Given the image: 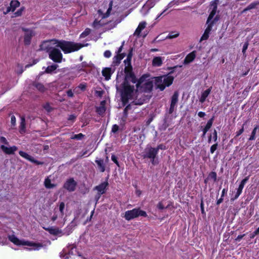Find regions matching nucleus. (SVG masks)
Wrapping results in <instances>:
<instances>
[{"instance_id":"obj_36","label":"nucleus","mask_w":259,"mask_h":259,"mask_svg":"<svg viewBox=\"0 0 259 259\" xmlns=\"http://www.w3.org/2000/svg\"><path fill=\"white\" fill-rule=\"evenodd\" d=\"M214 23L213 21L210 22L209 23H206L207 24V26L206 28L205 29L204 32L206 33H207L209 34L211 30L212 27Z\"/></svg>"},{"instance_id":"obj_41","label":"nucleus","mask_w":259,"mask_h":259,"mask_svg":"<svg viewBox=\"0 0 259 259\" xmlns=\"http://www.w3.org/2000/svg\"><path fill=\"white\" fill-rule=\"evenodd\" d=\"M248 179H249V177H247L245 178V179H244L243 180H242V181L241 182L239 187L243 189L244 186L245 184H246V183L247 182V181L248 180Z\"/></svg>"},{"instance_id":"obj_59","label":"nucleus","mask_w":259,"mask_h":259,"mask_svg":"<svg viewBox=\"0 0 259 259\" xmlns=\"http://www.w3.org/2000/svg\"><path fill=\"white\" fill-rule=\"evenodd\" d=\"M205 115V113L204 112H198V115L200 117H203V116H204Z\"/></svg>"},{"instance_id":"obj_35","label":"nucleus","mask_w":259,"mask_h":259,"mask_svg":"<svg viewBox=\"0 0 259 259\" xmlns=\"http://www.w3.org/2000/svg\"><path fill=\"white\" fill-rule=\"evenodd\" d=\"M179 35V33L178 32H171L168 34L166 36L167 39H172L177 37Z\"/></svg>"},{"instance_id":"obj_25","label":"nucleus","mask_w":259,"mask_h":259,"mask_svg":"<svg viewBox=\"0 0 259 259\" xmlns=\"http://www.w3.org/2000/svg\"><path fill=\"white\" fill-rule=\"evenodd\" d=\"M105 103H106L105 100L102 101L101 102L100 106L97 107V111L99 114H102L105 111V109H106L105 106Z\"/></svg>"},{"instance_id":"obj_46","label":"nucleus","mask_w":259,"mask_h":259,"mask_svg":"<svg viewBox=\"0 0 259 259\" xmlns=\"http://www.w3.org/2000/svg\"><path fill=\"white\" fill-rule=\"evenodd\" d=\"M208 37L209 34L204 32L201 37V40H206L208 38Z\"/></svg>"},{"instance_id":"obj_45","label":"nucleus","mask_w":259,"mask_h":259,"mask_svg":"<svg viewBox=\"0 0 259 259\" xmlns=\"http://www.w3.org/2000/svg\"><path fill=\"white\" fill-rule=\"evenodd\" d=\"M0 142L1 143H3V144H5L7 145H9V143L8 142L7 139L4 137H1L0 138Z\"/></svg>"},{"instance_id":"obj_4","label":"nucleus","mask_w":259,"mask_h":259,"mask_svg":"<svg viewBox=\"0 0 259 259\" xmlns=\"http://www.w3.org/2000/svg\"><path fill=\"white\" fill-rule=\"evenodd\" d=\"M139 216L146 217V212L139 208H134L132 210L126 211L123 217L126 220L130 221Z\"/></svg>"},{"instance_id":"obj_12","label":"nucleus","mask_w":259,"mask_h":259,"mask_svg":"<svg viewBox=\"0 0 259 259\" xmlns=\"http://www.w3.org/2000/svg\"><path fill=\"white\" fill-rule=\"evenodd\" d=\"M20 155L23 157L24 158L29 160V161L34 163L37 165H42L44 164L43 162L39 161L38 160H35L33 157L29 155L28 153L23 152L22 151H20L19 152Z\"/></svg>"},{"instance_id":"obj_11","label":"nucleus","mask_w":259,"mask_h":259,"mask_svg":"<svg viewBox=\"0 0 259 259\" xmlns=\"http://www.w3.org/2000/svg\"><path fill=\"white\" fill-rule=\"evenodd\" d=\"M76 186V183L73 179L67 180L64 184V188L70 192L74 191Z\"/></svg>"},{"instance_id":"obj_29","label":"nucleus","mask_w":259,"mask_h":259,"mask_svg":"<svg viewBox=\"0 0 259 259\" xmlns=\"http://www.w3.org/2000/svg\"><path fill=\"white\" fill-rule=\"evenodd\" d=\"M258 5V3H257V2H254L253 3H251L246 8H245L243 10L242 13L245 12L250 10L251 9H255Z\"/></svg>"},{"instance_id":"obj_42","label":"nucleus","mask_w":259,"mask_h":259,"mask_svg":"<svg viewBox=\"0 0 259 259\" xmlns=\"http://www.w3.org/2000/svg\"><path fill=\"white\" fill-rule=\"evenodd\" d=\"M90 33V29H86L84 32H83L81 34H80V37H85L86 36H87L88 35H89Z\"/></svg>"},{"instance_id":"obj_37","label":"nucleus","mask_w":259,"mask_h":259,"mask_svg":"<svg viewBox=\"0 0 259 259\" xmlns=\"http://www.w3.org/2000/svg\"><path fill=\"white\" fill-rule=\"evenodd\" d=\"M258 128H259V127L258 126H256L254 128V129L253 130V131H252V132L251 133V135L250 137V138H249V140H254L255 139V134H256V130L257 129H258Z\"/></svg>"},{"instance_id":"obj_27","label":"nucleus","mask_w":259,"mask_h":259,"mask_svg":"<svg viewBox=\"0 0 259 259\" xmlns=\"http://www.w3.org/2000/svg\"><path fill=\"white\" fill-rule=\"evenodd\" d=\"M212 122H213V119L212 118L210 119V120H209L208 121V122H207V124H206L205 127L203 130V135H202L203 137L205 136V135L206 133H207V132L211 127V126H212Z\"/></svg>"},{"instance_id":"obj_49","label":"nucleus","mask_w":259,"mask_h":259,"mask_svg":"<svg viewBox=\"0 0 259 259\" xmlns=\"http://www.w3.org/2000/svg\"><path fill=\"white\" fill-rule=\"evenodd\" d=\"M104 55L106 58H109L111 56V53L109 51H106L104 53Z\"/></svg>"},{"instance_id":"obj_3","label":"nucleus","mask_w":259,"mask_h":259,"mask_svg":"<svg viewBox=\"0 0 259 259\" xmlns=\"http://www.w3.org/2000/svg\"><path fill=\"white\" fill-rule=\"evenodd\" d=\"M153 79H154L157 88L163 91L166 87H168L172 83L174 77L171 75H167L154 77Z\"/></svg>"},{"instance_id":"obj_60","label":"nucleus","mask_w":259,"mask_h":259,"mask_svg":"<svg viewBox=\"0 0 259 259\" xmlns=\"http://www.w3.org/2000/svg\"><path fill=\"white\" fill-rule=\"evenodd\" d=\"M223 200V197H221V198H220L219 200H217V204L219 205L222 202Z\"/></svg>"},{"instance_id":"obj_62","label":"nucleus","mask_w":259,"mask_h":259,"mask_svg":"<svg viewBox=\"0 0 259 259\" xmlns=\"http://www.w3.org/2000/svg\"><path fill=\"white\" fill-rule=\"evenodd\" d=\"M243 236L244 235H239L238 236L236 240L237 241H240L243 238Z\"/></svg>"},{"instance_id":"obj_54","label":"nucleus","mask_w":259,"mask_h":259,"mask_svg":"<svg viewBox=\"0 0 259 259\" xmlns=\"http://www.w3.org/2000/svg\"><path fill=\"white\" fill-rule=\"evenodd\" d=\"M76 118L74 115H70L68 117V120L73 121Z\"/></svg>"},{"instance_id":"obj_31","label":"nucleus","mask_w":259,"mask_h":259,"mask_svg":"<svg viewBox=\"0 0 259 259\" xmlns=\"http://www.w3.org/2000/svg\"><path fill=\"white\" fill-rule=\"evenodd\" d=\"M25 131V119L24 117H21V123L20 125V132L24 133Z\"/></svg>"},{"instance_id":"obj_18","label":"nucleus","mask_w":259,"mask_h":259,"mask_svg":"<svg viewBox=\"0 0 259 259\" xmlns=\"http://www.w3.org/2000/svg\"><path fill=\"white\" fill-rule=\"evenodd\" d=\"M46 230H47L51 234L54 235H58L61 236L62 235V230L57 227H52L47 228Z\"/></svg>"},{"instance_id":"obj_63","label":"nucleus","mask_w":259,"mask_h":259,"mask_svg":"<svg viewBox=\"0 0 259 259\" xmlns=\"http://www.w3.org/2000/svg\"><path fill=\"white\" fill-rule=\"evenodd\" d=\"M132 56H133L132 50H131L130 52L128 53L127 57H128L129 59H130V58H132Z\"/></svg>"},{"instance_id":"obj_24","label":"nucleus","mask_w":259,"mask_h":259,"mask_svg":"<svg viewBox=\"0 0 259 259\" xmlns=\"http://www.w3.org/2000/svg\"><path fill=\"white\" fill-rule=\"evenodd\" d=\"M33 35V33L31 30H27L25 33L24 41L26 44H29L31 36Z\"/></svg>"},{"instance_id":"obj_14","label":"nucleus","mask_w":259,"mask_h":259,"mask_svg":"<svg viewBox=\"0 0 259 259\" xmlns=\"http://www.w3.org/2000/svg\"><path fill=\"white\" fill-rule=\"evenodd\" d=\"M20 3L17 0L12 1L10 3V5L7 8V11L4 12V14H7L10 12H14L16 9L19 7Z\"/></svg>"},{"instance_id":"obj_33","label":"nucleus","mask_w":259,"mask_h":259,"mask_svg":"<svg viewBox=\"0 0 259 259\" xmlns=\"http://www.w3.org/2000/svg\"><path fill=\"white\" fill-rule=\"evenodd\" d=\"M104 24V23L102 21V19L100 20L96 19L93 23V26L96 29H98L103 26Z\"/></svg>"},{"instance_id":"obj_32","label":"nucleus","mask_w":259,"mask_h":259,"mask_svg":"<svg viewBox=\"0 0 259 259\" xmlns=\"http://www.w3.org/2000/svg\"><path fill=\"white\" fill-rule=\"evenodd\" d=\"M58 67V65L53 64L51 66H49L46 69L45 72L47 73H51L54 71H55Z\"/></svg>"},{"instance_id":"obj_43","label":"nucleus","mask_w":259,"mask_h":259,"mask_svg":"<svg viewBox=\"0 0 259 259\" xmlns=\"http://www.w3.org/2000/svg\"><path fill=\"white\" fill-rule=\"evenodd\" d=\"M83 137V135L80 133L77 135H75L73 137H71L72 139H77V140H80L82 139V138Z\"/></svg>"},{"instance_id":"obj_58","label":"nucleus","mask_w":259,"mask_h":259,"mask_svg":"<svg viewBox=\"0 0 259 259\" xmlns=\"http://www.w3.org/2000/svg\"><path fill=\"white\" fill-rule=\"evenodd\" d=\"M157 208L159 209H163L164 207V206L162 205V203L161 202H159L158 204H157Z\"/></svg>"},{"instance_id":"obj_53","label":"nucleus","mask_w":259,"mask_h":259,"mask_svg":"<svg viewBox=\"0 0 259 259\" xmlns=\"http://www.w3.org/2000/svg\"><path fill=\"white\" fill-rule=\"evenodd\" d=\"M44 108L46 109V110L47 111H50L52 109L51 106H50V105L49 104H46L44 106Z\"/></svg>"},{"instance_id":"obj_16","label":"nucleus","mask_w":259,"mask_h":259,"mask_svg":"<svg viewBox=\"0 0 259 259\" xmlns=\"http://www.w3.org/2000/svg\"><path fill=\"white\" fill-rule=\"evenodd\" d=\"M179 93L178 92H175L171 97L170 107L169 109L170 112L171 113L176 106L178 101Z\"/></svg>"},{"instance_id":"obj_28","label":"nucleus","mask_w":259,"mask_h":259,"mask_svg":"<svg viewBox=\"0 0 259 259\" xmlns=\"http://www.w3.org/2000/svg\"><path fill=\"white\" fill-rule=\"evenodd\" d=\"M95 162L97 163L98 165V168L101 172H104L105 170V166L104 164L103 160L101 159H96Z\"/></svg>"},{"instance_id":"obj_13","label":"nucleus","mask_w":259,"mask_h":259,"mask_svg":"<svg viewBox=\"0 0 259 259\" xmlns=\"http://www.w3.org/2000/svg\"><path fill=\"white\" fill-rule=\"evenodd\" d=\"M131 59L132 58L129 59L128 57H127V58L124 61V62L125 64L124 71L126 76L132 77V67L131 64Z\"/></svg>"},{"instance_id":"obj_56","label":"nucleus","mask_w":259,"mask_h":259,"mask_svg":"<svg viewBox=\"0 0 259 259\" xmlns=\"http://www.w3.org/2000/svg\"><path fill=\"white\" fill-rule=\"evenodd\" d=\"M213 139L214 141H216L217 140V133L215 130H214L213 133Z\"/></svg>"},{"instance_id":"obj_7","label":"nucleus","mask_w":259,"mask_h":259,"mask_svg":"<svg viewBox=\"0 0 259 259\" xmlns=\"http://www.w3.org/2000/svg\"><path fill=\"white\" fill-rule=\"evenodd\" d=\"M112 1H110L109 4L105 3L98 10V13L102 19L106 18L109 16L112 9Z\"/></svg>"},{"instance_id":"obj_44","label":"nucleus","mask_w":259,"mask_h":259,"mask_svg":"<svg viewBox=\"0 0 259 259\" xmlns=\"http://www.w3.org/2000/svg\"><path fill=\"white\" fill-rule=\"evenodd\" d=\"M242 190H243V188H242L240 187H238V188L237 189V190L236 194L235 195V199H236L239 197V196L242 193Z\"/></svg>"},{"instance_id":"obj_1","label":"nucleus","mask_w":259,"mask_h":259,"mask_svg":"<svg viewBox=\"0 0 259 259\" xmlns=\"http://www.w3.org/2000/svg\"><path fill=\"white\" fill-rule=\"evenodd\" d=\"M84 46L79 43L63 40L53 39L44 42L40 46V49L49 53L50 59L56 63H61L63 55L58 48H60L65 54L77 51Z\"/></svg>"},{"instance_id":"obj_50","label":"nucleus","mask_w":259,"mask_h":259,"mask_svg":"<svg viewBox=\"0 0 259 259\" xmlns=\"http://www.w3.org/2000/svg\"><path fill=\"white\" fill-rule=\"evenodd\" d=\"M118 130V126L116 124L113 125L112 128V132L115 133Z\"/></svg>"},{"instance_id":"obj_19","label":"nucleus","mask_w":259,"mask_h":259,"mask_svg":"<svg viewBox=\"0 0 259 259\" xmlns=\"http://www.w3.org/2000/svg\"><path fill=\"white\" fill-rule=\"evenodd\" d=\"M195 57V52L194 51H193L186 56L184 59V63L185 64H187L192 62L194 60Z\"/></svg>"},{"instance_id":"obj_8","label":"nucleus","mask_w":259,"mask_h":259,"mask_svg":"<svg viewBox=\"0 0 259 259\" xmlns=\"http://www.w3.org/2000/svg\"><path fill=\"white\" fill-rule=\"evenodd\" d=\"M134 87L128 85L125 82L123 84V90L122 93V98L123 102L126 101L128 99L131 98L134 94Z\"/></svg>"},{"instance_id":"obj_38","label":"nucleus","mask_w":259,"mask_h":259,"mask_svg":"<svg viewBox=\"0 0 259 259\" xmlns=\"http://www.w3.org/2000/svg\"><path fill=\"white\" fill-rule=\"evenodd\" d=\"M24 10V8H21L20 9H19L17 12H16L14 14V16H13V17H17L20 16L22 15Z\"/></svg>"},{"instance_id":"obj_52","label":"nucleus","mask_w":259,"mask_h":259,"mask_svg":"<svg viewBox=\"0 0 259 259\" xmlns=\"http://www.w3.org/2000/svg\"><path fill=\"white\" fill-rule=\"evenodd\" d=\"M244 132V128L242 127L239 131L236 132V136H239Z\"/></svg>"},{"instance_id":"obj_26","label":"nucleus","mask_w":259,"mask_h":259,"mask_svg":"<svg viewBox=\"0 0 259 259\" xmlns=\"http://www.w3.org/2000/svg\"><path fill=\"white\" fill-rule=\"evenodd\" d=\"M210 91H211V89H208L202 93L201 97L199 99V101L200 102L203 103L205 101L206 98L207 97L208 95L210 94Z\"/></svg>"},{"instance_id":"obj_61","label":"nucleus","mask_w":259,"mask_h":259,"mask_svg":"<svg viewBox=\"0 0 259 259\" xmlns=\"http://www.w3.org/2000/svg\"><path fill=\"white\" fill-rule=\"evenodd\" d=\"M227 193V190L225 189H224L223 190H222V196L221 197H223V196H224V195Z\"/></svg>"},{"instance_id":"obj_47","label":"nucleus","mask_w":259,"mask_h":259,"mask_svg":"<svg viewBox=\"0 0 259 259\" xmlns=\"http://www.w3.org/2000/svg\"><path fill=\"white\" fill-rule=\"evenodd\" d=\"M111 159L117 166H119V163L117 160L116 157L114 155H112Z\"/></svg>"},{"instance_id":"obj_55","label":"nucleus","mask_w":259,"mask_h":259,"mask_svg":"<svg viewBox=\"0 0 259 259\" xmlns=\"http://www.w3.org/2000/svg\"><path fill=\"white\" fill-rule=\"evenodd\" d=\"M210 176L213 178L214 179V180H215L216 179H217V174L215 172H212L210 174Z\"/></svg>"},{"instance_id":"obj_51","label":"nucleus","mask_w":259,"mask_h":259,"mask_svg":"<svg viewBox=\"0 0 259 259\" xmlns=\"http://www.w3.org/2000/svg\"><path fill=\"white\" fill-rule=\"evenodd\" d=\"M248 44L247 42H246L244 44L243 49H242V52L243 53H244L246 51V50H247V49L248 48Z\"/></svg>"},{"instance_id":"obj_5","label":"nucleus","mask_w":259,"mask_h":259,"mask_svg":"<svg viewBox=\"0 0 259 259\" xmlns=\"http://www.w3.org/2000/svg\"><path fill=\"white\" fill-rule=\"evenodd\" d=\"M65 203L63 202L60 203L59 207H55L53 210V214L50 216V220L53 222L63 218L64 213Z\"/></svg>"},{"instance_id":"obj_30","label":"nucleus","mask_w":259,"mask_h":259,"mask_svg":"<svg viewBox=\"0 0 259 259\" xmlns=\"http://www.w3.org/2000/svg\"><path fill=\"white\" fill-rule=\"evenodd\" d=\"M154 81V79L152 78V80H148L144 84V85L145 86V90L150 91L152 90L153 88V82Z\"/></svg>"},{"instance_id":"obj_23","label":"nucleus","mask_w":259,"mask_h":259,"mask_svg":"<svg viewBox=\"0 0 259 259\" xmlns=\"http://www.w3.org/2000/svg\"><path fill=\"white\" fill-rule=\"evenodd\" d=\"M44 185L47 189H53L56 186V184L52 183L51 180L49 177H47L46 179H45L44 181Z\"/></svg>"},{"instance_id":"obj_9","label":"nucleus","mask_w":259,"mask_h":259,"mask_svg":"<svg viewBox=\"0 0 259 259\" xmlns=\"http://www.w3.org/2000/svg\"><path fill=\"white\" fill-rule=\"evenodd\" d=\"M218 0H214L212 2H211L210 5V10H211V12L210 13V14L208 17V19L207 20L206 23H209L210 22L213 21L214 23L215 21H216L217 20H216V18H215L214 20H212L213 16L216 14L217 8H218Z\"/></svg>"},{"instance_id":"obj_21","label":"nucleus","mask_w":259,"mask_h":259,"mask_svg":"<svg viewBox=\"0 0 259 259\" xmlns=\"http://www.w3.org/2000/svg\"><path fill=\"white\" fill-rule=\"evenodd\" d=\"M163 58L160 57H155L153 59L152 65L155 67H159L162 64Z\"/></svg>"},{"instance_id":"obj_15","label":"nucleus","mask_w":259,"mask_h":259,"mask_svg":"<svg viewBox=\"0 0 259 259\" xmlns=\"http://www.w3.org/2000/svg\"><path fill=\"white\" fill-rule=\"evenodd\" d=\"M108 185V183L107 182H104L99 185L96 187L95 189L97 190L98 194L99 195V197L101 195L104 194L106 192V188Z\"/></svg>"},{"instance_id":"obj_10","label":"nucleus","mask_w":259,"mask_h":259,"mask_svg":"<svg viewBox=\"0 0 259 259\" xmlns=\"http://www.w3.org/2000/svg\"><path fill=\"white\" fill-rule=\"evenodd\" d=\"M155 3L156 2L154 0H148L141 10V13L142 15L145 16L148 13L149 9L154 6Z\"/></svg>"},{"instance_id":"obj_48","label":"nucleus","mask_w":259,"mask_h":259,"mask_svg":"<svg viewBox=\"0 0 259 259\" xmlns=\"http://www.w3.org/2000/svg\"><path fill=\"white\" fill-rule=\"evenodd\" d=\"M217 144H214L213 145H212L210 147V152L211 153H213L215 151V150L217 149Z\"/></svg>"},{"instance_id":"obj_64","label":"nucleus","mask_w":259,"mask_h":259,"mask_svg":"<svg viewBox=\"0 0 259 259\" xmlns=\"http://www.w3.org/2000/svg\"><path fill=\"white\" fill-rule=\"evenodd\" d=\"M259 234V227L257 228L256 230L254 231V235H257Z\"/></svg>"},{"instance_id":"obj_22","label":"nucleus","mask_w":259,"mask_h":259,"mask_svg":"<svg viewBox=\"0 0 259 259\" xmlns=\"http://www.w3.org/2000/svg\"><path fill=\"white\" fill-rule=\"evenodd\" d=\"M102 75L105 77L106 80H109L112 74V71L110 68H105L102 70Z\"/></svg>"},{"instance_id":"obj_40","label":"nucleus","mask_w":259,"mask_h":259,"mask_svg":"<svg viewBox=\"0 0 259 259\" xmlns=\"http://www.w3.org/2000/svg\"><path fill=\"white\" fill-rule=\"evenodd\" d=\"M16 120L15 116L12 115L11 118V123L12 128H14L16 125Z\"/></svg>"},{"instance_id":"obj_6","label":"nucleus","mask_w":259,"mask_h":259,"mask_svg":"<svg viewBox=\"0 0 259 259\" xmlns=\"http://www.w3.org/2000/svg\"><path fill=\"white\" fill-rule=\"evenodd\" d=\"M160 149H162V146L161 145H159L156 148H147L145 149V154L144 155V157L151 159L152 164H155L156 162L154 159Z\"/></svg>"},{"instance_id":"obj_57","label":"nucleus","mask_w":259,"mask_h":259,"mask_svg":"<svg viewBox=\"0 0 259 259\" xmlns=\"http://www.w3.org/2000/svg\"><path fill=\"white\" fill-rule=\"evenodd\" d=\"M67 94L68 97H72L73 96V93L71 90H69L67 92Z\"/></svg>"},{"instance_id":"obj_20","label":"nucleus","mask_w":259,"mask_h":259,"mask_svg":"<svg viewBox=\"0 0 259 259\" xmlns=\"http://www.w3.org/2000/svg\"><path fill=\"white\" fill-rule=\"evenodd\" d=\"M146 24H147L146 22L143 21L140 22L138 27L136 29L134 33V35H136L137 36H139L142 30H143L146 27Z\"/></svg>"},{"instance_id":"obj_39","label":"nucleus","mask_w":259,"mask_h":259,"mask_svg":"<svg viewBox=\"0 0 259 259\" xmlns=\"http://www.w3.org/2000/svg\"><path fill=\"white\" fill-rule=\"evenodd\" d=\"M31 151L35 153H38L41 151L40 146L38 145H34V149H32Z\"/></svg>"},{"instance_id":"obj_34","label":"nucleus","mask_w":259,"mask_h":259,"mask_svg":"<svg viewBox=\"0 0 259 259\" xmlns=\"http://www.w3.org/2000/svg\"><path fill=\"white\" fill-rule=\"evenodd\" d=\"M33 85L36 88V89L41 92H45L46 90V88L45 87V86L40 83H34Z\"/></svg>"},{"instance_id":"obj_17","label":"nucleus","mask_w":259,"mask_h":259,"mask_svg":"<svg viewBox=\"0 0 259 259\" xmlns=\"http://www.w3.org/2000/svg\"><path fill=\"white\" fill-rule=\"evenodd\" d=\"M1 148L4 153L7 154H12L17 150V148L15 146L9 147L4 145H2L1 146Z\"/></svg>"},{"instance_id":"obj_2","label":"nucleus","mask_w":259,"mask_h":259,"mask_svg":"<svg viewBox=\"0 0 259 259\" xmlns=\"http://www.w3.org/2000/svg\"><path fill=\"white\" fill-rule=\"evenodd\" d=\"M8 238L11 242L16 245H23L31 247V248L28 249L29 250H38L42 247V245L40 243H35L25 240H20L14 234L9 235L8 236Z\"/></svg>"}]
</instances>
